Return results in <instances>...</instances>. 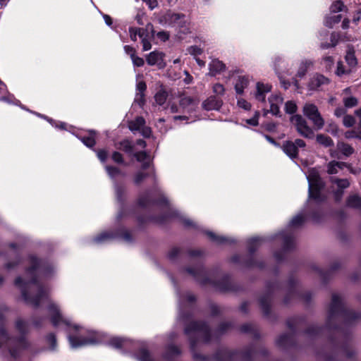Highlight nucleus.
<instances>
[{
    "mask_svg": "<svg viewBox=\"0 0 361 361\" xmlns=\"http://www.w3.org/2000/svg\"><path fill=\"white\" fill-rule=\"evenodd\" d=\"M307 178L309 183V197L317 202L324 201L326 197L320 191L324 184L319 172L316 169H312L309 171Z\"/></svg>",
    "mask_w": 361,
    "mask_h": 361,
    "instance_id": "obj_5",
    "label": "nucleus"
},
{
    "mask_svg": "<svg viewBox=\"0 0 361 361\" xmlns=\"http://www.w3.org/2000/svg\"><path fill=\"white\" fill-rule=\"evenodd\" d=\"M345 8V6L341 1H336L331 4L330 10L332 13H338L343 11Z\"/></svg>",
    "mask_w": 361,
    "mask_h": 361,
    "instance_id": "obj_47",
    "label": "nucleus"
},
{
    "mask_svg": "<svg viewBox=\"0 0 361 361\" xmlns=\"http://www.w3.org/2000/svg\"><path fill=\"white\" fill-rule=\"evenodd\" d=\"M338 149L342 152V154L346 157H349L353 154L355 152L353 147L348 143L343 142H339L337 143Z\"/></svg>",
    "mask_w": 361,
    "mask_h": 361,
    "instance_id": "obj_29",
    "label": "nucleus"
},
{
    "mask_svg": "<svg viewBox=\"0 0 361 361\" xmlns=\"http://www.w3.org/2000/svg\"><path fill=\"white\" fill-rule=\"evenodd\" d=\"M30 266L26 270V275L30 276V279L23 281L20 277H18L15 281V284L20 287L23 298L25 302L37 308L39 306L40 302L43 299L47 298L48 292L45 290L37 280V271H41L47 272L48 269H52L51 266H46L39 260L33 256L30 258Z\"/></svg>",
    "mask_w": 361,
    "mask_h": 361,
    "instance_id": "obj_1",
    "label": "nucleus"
},
{
    "mask_svg": "<svg viewBox=\"0 0 361 361\" xmlns=\"http://www.w3.org/2000/svg\"><path fill=\"white\" fill-rule=\"evenodd\" d=\"M345 106L351 108L357 104V99L354 97H350L343 99Z\"/></svg>",
    "mask_w": 361,
    "mask_h": 361,
    "instance_id": "obj_53",
    "label": "nucleus"
},
{
    "mask_svg": "<svg viewBox=\"0 0 361 361\" xmlns=\"http://www.w3.org/2000/svg\"><path fill=\"white\" fill-rule=\"evenodd\" d=\"M345 59L348 63V68L353 71V69H355L357 66V59L355 55V50L353 47L348 48Z\"/></svg>",
    "mask_w": 361,
    "mask_h": 361,
    "instance_id": "obj_22",
    "label": "nucleus"
},
{
    "mask_svg": "<svg viewBox=\"0 0 361 361\" xmlns=\"http://www.w3.org/2000/svg\"><path fill=\"white\" fill-rule=\"evenodd\" d=\"M133 65L136 67H142L145 64V61L142 58L136 56V54L131 58Z\"/></svg>",
    "mask_w": 361,
    "mask_h": 361,
    "instance_id": "obj_57",
    "label": "nucleus"
},
{
    "mask_svg": "<svg viewBox=\"0 0 361 361\" xmlns=\"http://www.w3.org/2000/svg\"><path fill=\"white\" fill-rule=\"evenodd\" d=\"M140 38L142 39V50L144 51L149 50L152 48V44L150 41L146 37V35H145L143 37Z\"/></svg>",
    "mask_w": 361,
    "mask_h": 361,
    "instance_id": "obj_59",
    "label": "nucleus"
},
{
    "mask_svg": "<svg viewBox=\"0 0 361 361\" xmlns=\"http://www.w3.org/2000/svg\"><path fill=\"white\" fill-rule=\"evenodd\" d=\"M137 359L140 361H153L149 351L144 348L140 350Z\"/></svg>",
    "mask_w": 361,
    "mask_h": 361,
    "instance_id": "obj_45",
    "label": "nucleus"
},
{
    "mask_svg": "<svg viewBox=\"0 0 361 361\" xmlns=\"http://www.w3.org/2000/svg\"><path fill=\"white\" fill-rule=\"evenodd\" d=\"M48 311L50 315V320L54 326L56 327L61 324L69 325L62 316L59 307L53 302H49L48 306Z\"/></svg>",
    "mask_w": 361,
    "mask_h": 361,
    "instance_id": "obj_11",
    "label": "nucleus"
},
{
    "mask_svg": "<svg viewBox=\"0 0 361 361\" xmlns=\"http://www.w3.org/2000/svg\"><path fill=\"white\" fill-rule=\"evenodd\" d=\"M185 16L183 13L168 11L161 16L160 23L174 27L176 26L178 22H180L181 18H185Z\"/></svg>",
    "mask_w": 361,
    "mask_h": 361,
    "instance_id": "obj_12",
    "label": "nucleus"
},
{
    "mask_svg": "<svg viewBox=\"0 0 361 361\" xmlns=\"http://www.w3.org/2000/svg\"><path fill=\"white\" fill-rule=\"evenodd\" d=\"M343 125L346 127H351L355 123V119L352 116H345L343 120Z\"/></svg>",
    "mask_w": 361,
    "mask_h": 361,
    "instance_id": "obj_58",
    "label": "nucleus"
},
{
    "mask_svg": "<svg viewBox=\"0 0 361 361\" xmlns=\"http://www.w3.org/2000/svg\"><path fill=\"white\" fill-rule=\"evenodd\" d=\"M249 84V78L245 75H239L235 84V90L237 94H242L244 89H245Z\"/></svg>",
    "mask_w": 361,
    "mask_h": 361,
    "instance_id": "obj_23",
    "label": "nucleus"
},
{
    "mask_svg": "<svg viewBox=\"0 0 361 361\" xmlns=\"http://www.w3.org/2000/svg\"><path fill=\"white\" fill-rule=\"evenodd\" d=\"M115 237V235L112 232H102L99 235H98L96 238H94V241L96 243H102L113 239Z\"/></svg>",
    "mask_w": 361,
    "mask_h": 361,
    "instance_id": "obj_33",
    "label": "nucleus"
},
{
    "mask_svg": "<svg viewBox=\"0 0 361 361\" xmlns=\"http://www.w3.org/2000/svg\"><path fill=\"white\" fill-rule=\"evenodd\" d=\"M316 140L319 144L326 147L334 145L333 140L329 136L324 134H318L316 137Z\"/></svg>",
    "mask_w": 361,
    "mask_h": 361,
    "instance_id": "obj_34",
    "label": "nucleus"
},
{
    "mask_svg": "<svg viewBox=\"0 0 361 361\" xmlns=\"http://www.w3.org/2000/svg\"><path fill=\"white\" fill-rule=\"evenodd\" d=\"M188 51L190 54L193 55L195 56L200 55L202 53V49L197 46H191L188 49Z\"/></svg>",
    "mask_w": 361,
    "mask_h": 361,
    "instance_id": "obj_60",
    "label": "nucleus"
},
{
    "mask_svg": "<svg viewBox=\"0 0 361 361\" xmlns=\"http://www.w3.org/2000/svg\"><path fill=\"white\" fill-rule=\"evenodd\" d=\"M352 70L349 68H345L343 63L342 61H338L337 63V67H336V74L339 76V77H341L343 76V75H349L352 73Z\"/></svg>",
    "mask_w": 361,
    "mask_h": 361,
    "instance_id": "obj_41",
    "label": "nucleus"
},
{
    "mask_svg": "<svg viewBox=\"0 0 361 361\" xmlns=\"http://www.w3.org/2000/svg\"><path fill=\"white\" fill-rule=\"evenodd\" d=\"M69 342L73 348H78L87 345H94L101 342V338L98 334L94 333L89 337L69 336Z\"/></svg>",
    "mask_w": 361,
    "mask_h": 361,
    "instance_id": "obj_8",
    "label": "nucleus"
},
{
    "mask_svg": "<svg viewBox=\"0 0 361 361\" xmlns=\"http://www.w3.org/2000/svg\"><path fill=\"white\" fill-rule=\"evenodd\" d=\"M213 92L216 96H222L225 93V88L223 85L220 83H215L212 87Z\"/></svg>",
    "mask_w": 361,
    "mask_h": 361,
    "instance_id": "obj_51",
    "label": "nucleus"
},
{
    "mask_svg": "<svg viewBox=\"0 0 361 361\" xmlns=\"http://www.w3.org/2000/svg\"><path fill=\"white\" fill-rule=\"evenodd\" d=\"M283 239V247L286 250L292 248L293 245V238L290 235H286L283 232L280 234Z\"/></svg>",
    "mask_w": 361,
    "mask_h": 361,
    "instance_id": "obj_44",
    "label": "nucleus"
},
{
    "mask_svg": "<svg viewBox=\"0 0 361 361\" xmlns=\"http://www.w3.org/2000/svg\"><path fill=\"white\" fill-rule=\"evenodd\" d=\"M236 356V353L227 349H221L216 354V360L217 361H234Z\"/></svg>",
    "mask_w": 361,
    "mask_h": 361,
    "instance_id": "obj_26",
    "label": "nucleus"
},
{
    "mask_svg": "<svg viewBox=\"0 0 361 361\" xmlns=\"http://www.w3.org/2000/svg\"><path fill=\"white\" fill-rule=\"evenodd\" d=\"M157 36L160 40L166 42L169 39L170 35L167 31H160L157 32Z\"/></svg>",
    "mask_w": 361,
    "mask_h": 361,
    "instance_id": "obj_64",
    "label": "nucleus"
},
{
    "mask_svg": "<svg viewBox=\"0 0 361 361\" xmlns=\"http://www.w3.org/2000/svg\"><path fill=\"white\" fill-rule=\"evenodd\" d=\"M290 122L301 136L309 139L314 137L313 130L308 126L307 121L301 115L292 116Z\"/></svg>",
    "mask_w": 361,
    "mask_h": 361,
    "instance_id": "obj_7",
    "label": "nucleus"
},
{
    "mask_svg": "<svg viewBox=\"0 0 361 361\" xmlns=\"http://www.w3.org/2000/svg\"><path fill=\"white\" fill-rule=\"evenodd\" d=\"M128 128L131 131H140L145 137L151 135V128L145 126V120L142 116H137L128 123Z\"/></svg>",
    "mask_w": 361,
    "mask_h": 361,
    "instance_id": "obj_10",
    "label": "nucleus"
},
{
    "mask_svg": "<svg viewBox=\"0 0 361 361\" xmlns=\"http://www.w3.org/2000/svg\"><path fill=\"white\" fill-rule=\"evenodd\" d=\"M303 114L312 121L317 129H322L324 126L322 118L317 106L312 103H306L302 108Z\"/></svg>",
    "mask_w": 361,
    "mask_h": 361,
    "instance_id": "obj_6",
    "label": "nucleus"
},
{
    "mask_svg": "<svg viewBox=\"0 0 361 361\" xmlns=\"http://www.w3.org/2000/svg\"><path fill=\"white\" fill-rule=\"evenodd\" d=\"M281 62H282V59L281 57L277 56L274 59V69L276 73L279 75L282 87H283L285 90H287L290 86V83L289 81L286 80L280 75L281 68L279 65Z\"/></svg>",
    "mask_w": 361,
    "mask_h": 361,
    "instance_id": "obj_25",
    "label": "nucleus"
},
{
    "mask_svg": "<svg viewBox=\"0 0 361 361\" xmlns=\"http://www.w3.org/2000/svg\"><path fill=\"white\" fill-rule=\"evenodd\" d=\"M259 353L265 355L267 352L265 350H262V352H259ZM258 354V352L254 351L253 350H249L243 353V357L245 360H250L252 357L257 356Z\"/></svg>",
    "mask_w": 361,
    "mask_h": 361,
    "instance_id": "obj_50",
    "label": "nucleus"
},
{
    "mask_svg": "<svg viewBox=\"0 0 361 361\" xmlns=\"http://www.w3.org/2000/svg\"><path fill=\"white\" fill-rule=\"evenodd\" d=\"M329 82L328 78L322 74L316 73L310 78L308 87L311 90H316L322 86L329 84Z\"/></svg>",
    "mask_w": 361,
    "mask_h": 361,
    "instance_id": "obj_13",
    "label": "nucleus"
},
{
    "mask_svg": "<svg viewBox=\"0 0 361 361\" xmlns=\"http://www.w3.org/2000/svg\"><path fill=\"white\" fill-rule=\"evenodd\" d=\"M271 91V85L261 82L257 83L255 98L260 102H265L266 94Z\"/></svg>",
    "mask_w": 361,
    "mask_h": 361,
    "instance_id": "obj_18",
    "label": "nucleus"
},
{
    "mask_svg": "<svg viewBox=\"0 0 361 361\" xmlns=\"http://www.w3.org/2000/svg\"><path fill=\"white\" fill-rule=\"evenodd\" d=\"M345 166H347V164L345 162L331 161L329 162L326 166V171L329 174L331 175L336 174L338 173L339 170L343 169Z\"/></svg>",
    "mask_w": 361,
    "mask_h": 361,
    "instance_id": "obj_24",
    "label": "nucleus"
},
{
    "mask_svg": "<svg viewBox=\"0 0 361 361\" xmlns=\"http://www.w3.org/2000/svg\"><path fill=\"white\" fill-rule=\"evenodd\" d=\"M360 317L361 314L360 313L347 310L343 307L340 295L337 294L332 295L328 317V324L329 326L331 325V322L337 318L342 319L346 324H352Z\"/></svg>",
    "mask_w": 361,
    "mask_h": 361,
    "instance_id": "obj_3",
    "label": "nucleus"
},
{
    "mask_svg": "<svg viewBox=\"0 0 361 361\" xmlns=\"http://www.w3.org/2000/svg\"><path fill=\"white\" fill-rule=\"evenodd\" d=\"M127 340L121 338H111L109 341V345L115 348H121L126 345Z\"/></svg>",
    "mask_w": 361,
    "mask_h": 361,
    "instance_id": "obj_38",
    "label": "nucleus"
},
{
    "mask_svg": "<svg viewBox=\"0 0 361 361\" xmlns=\"http://www.w3.org/2000/svg\"><path fill=\"white\" fill-rule=\"evenodd\" d=\"M164 56V54L162 52L152 51L146 57L147 63L149 66L157 65L161 67Z\"/></svg>",
    "mask_w": 361,
    "mask_h": 361,
    "instance_id": "obj_16",
    "label": "nucleus"
},
{
    "mask_svg": "<svg viewBox=\"0 0 361 361\" xmlns=\"http://www.w3.org/2000/svg\"><path fill=\"white\" fill-rule=\"evenodd\" d=\"M341 15H336L327 18L325 24L329 27H332L334 25L338 23L341 20Z\"/></svg>",
    "mask_w": 361,
    "mask_h": 361,
    "instance_id": "obj_46",
    "label": "nucleus"
},
{
    "mask_svg": "<svg viewBox=\"0 0 361 361\" xmlns=\"http://www.w3.org/2000/svg\"><path fill=\"white\" fill-rule=\"evenodd\" d=\"M185 333L190 340L192 348H194L196 343L199 341L207 343L211 340L209 327L203 322H191L185 329Z\"/></svg>",
    "mask_w": 361,
    "mask_h": 361,
    "instance_id": "obj_4",
    "label": "nucleus"
},
{
    "mask_svg": "<svg viewBox=\"0 0 361 361\" xmlns=\"http://www.w3.org/2000/svg\"><path fill=\"white\" fill-rule=\"evenodd\" d=\"M95 136L96 132L94 130H90L88 135L82 136L80 137V140L87 147L92 148L96 144Z\"/></svg>",
    "mask_w": 361,
    "mask_h": 361,
    "instance_id": "obj_27",
    "label": "nucleus"
},
{
    "mask_svg": "<svg viewBox=\"0 0 361 361\" xmlns=\"http://www.w3.org/2000/svg\"><path fill=\"white\" fill-rule=\"evenodd\" d=\"M298 109L296 104L293 101H288L285 104V111L287 114H293Z\"/></svg>",
    "mask_w": 361,
    "mask_h": 361,
    "instance_id": "obj_48",
    "label": "nucleus"
},
{
    "mask_svg": "<svg viewBox=\"0 0 361 361\" xmlns=\"http://www.w3.org/2000/svg\"><path fill=\"white\" fill-rule=\"evenodd\" d=\"M47 342L50 344L51 350H54L56 348V338L54 334H49L47 336Z\"/></svg>",
    "mask_w": 361,
    "mask_h": 361,
    "instance_id": "obj_56",
    "label": "nucleus"
},
{
    "mask_svg": "<svg viewBox=\"0 0 361 361\" xmlns=\"http://www.w3.org/2000/svg\"><path fill=\"white\" fill-rule=\"evenodd\" d=\"M331 182L336 184L340 189H345L349 187L350 183L348 179H340L337 178H332Z\"/></svg>",
    "mask_w": 361,
    "mask_h": 361,
    "instance_id": "obj_43",
    "label": "nucleus"
},
{
    "mask_svg": "<svg viewBox=\"0 0 361 361\" xmlns=\"http://www.w3.org/2000/svg\"><path fill=\"white\" fill-rule=\"evenodd\" d=\"M259 304L264 314L267 315L270 309L269 295L262 297L259 300Z\"/></svg>",
    "mask_w": 361,
    "mask_h": 361,
    "instance_id": "obj_39",
    "label": "nucleus"
},
{
    "mask_svg": "<svg viewBox=\"0 0 361 361\" xmlns=\"http://www.w3.org/2000/svg\"><path fill=\"white\" fill-rule=\"evenodd\" d=\"M313 66V61L310 59H303L300 61L296 73V77L303 78L307 71Z\"/></svg>",
    "mask_w": 361,
    "mask_h": 361,
    "instance_id": "obj_21",
    "label": "nucleus"
},
{
    "mask_svg": "<svg viewBox=\"0 0 361 361\" xmlns=\"http://www.w3.org/2000/svg\"><path fill=\"white\" fill-rule=\"evenodd\" d=\"M262 238H252L248 241V250L250 253H253L262 243Z\"/></svg>",
    "mask_w": 361,
    "mask_h": 361,
    "instance_id": "obj_35",
    "label": "nucleus"
},
{
    "mask_svg": "<svg viewBox=\"0 0 361 361\" xmlns=\"http://www.w3.org/2000/svg\"><path fill=\"white\" fill-rule=\"evenodd\" d=\"M118 149L123 150L126 153L130 154L133 150V145L128 140H123L116 144Z\"/></svg>",
    "mask_w": 361,
    "mask_h": 361,
    "instance_id": "obj_32",
    "label": "nucleus"
},
{
    "mask_svg": "<svg viewBox=\"0 0 361 361\" xmlns=\"http://www.w3.org/2000/svg\"><path fill=\"white\" fill-rule=\"evenodd\" d=\"M305 221V216L302 214H298L294 216L290 222L289 226L290 227H298L300 226Z\"/></svg>",
    "mask_w": 361,
    "mask_h": 361,
    "instance_id": "obj_42",
    "label": "nucleus"
},
{
    "mask_svg": "<svg viewBox=\"0 0 361 361\" xmlns=\"http://www.w3.org/2000/svg\"><path fill=\"white\" fill-rule=\"evenodd\" d=\"M223 104L221 99L216 96H211L202 103V107L207 111L219 110Z\"/></svg>",
    "mask_w": 361,
    "mask_h": 361,
    "instance_id": "obj_14",
    "label": "nucleus"
},
{
    "mask_svg": "<svg viewBox=\"0 0 361 361\" xmlns=\"http://www.w3.org/2000/svg\"><path fill=\"white\" fill-rule=\"evenodd\" d=\"M2 320V315L0 314V349H7L11 356L16 358L19 356L22 350L28 348L29 343L24 336H21L19 338L10 337L3 326ZM15 328L22 336L25 335L29 331L28 323L20 318L16 319Z\"/></svg>",
    "mask_w": 361,
    "mask_h": 361,
    "instance_id": "obj_2",
    "label": "nucleus"
},
{
    "mask_svg": "<svg viewBox=\"0 0 361 361\" xmlns=\"http://www.w3.org/2000/svg\"><path fill=\"white\" fill-rule=\"evenodd\" d=\"M293 338L292 334H282L277 339V345L280 347H286L293 343Z\"/></svg>",
    "mask_w": 361,
    "mask_h": 361,
    "instance_id": "obj_31",
    "label": "nucleus"
},
{
    "mask_svg": "<svg viewBox=\"0 0 361 361\" xmlns=\"http://www.w3.org/2000/svg\"><path fill=\"white\" fill-rule=\"evenodd\" d=\"M136 89L139 92L136 94V97H137L136 99L137 100H139L140 105H142L144 102H145V99H144L145 94H144V92H145V91L147 89L146 83L144 81H140L137 84V85H136Z\"/></svg>",
    "mask_w": 361,
    "mask_h": 361,
    "instance_id": "obj_28",
    "label": "nucleus"
},
{
    "mask_svg": "<svg viewBox=\"0 0 361 361\" xmlns=\"http://www.w3.org/2000/svg\"><path fill=\"white\" fill-rule=\"evenodd\" d=\"M168 93L166 90L161 89L154 96L155 102L159 105H162L166 101Z\"/></svg>",
    "mask_w": 361,
    "mask_h": 361,
    "instance_id": "obj_40",
    "label": "nucleus"
},
{
    "mask_svg": "<svg viewBox=\"0 0 361 361\" xmlns=\"http://www.w3.org/2000/svg\"><path fill=\"white\" fill-rule=\"evenodd\" d=\"M134 157L136 158L137 161L140 162L145 161L149 157V155L146 152L141 151L134 154Z\"/></svg>",
    "mask_w": 361,
    "mask_h": 361,
    "instance_id": "obj_54",
    "label": "nucleus"
},
{
    "mask_svg": "<svg viewBox=\"0 0 361 361\" xmlns=\"http://www.w3.org/2000/svg\"><path fill=\"white\" fill-rule=\"evenodd\" d=\"M347 205L350 207H361V197L357 195L350 196L347 200Z\"/></svg>",
    "mask_w": 361,
    "mask_h": 361,
    "instance_id": "obj_37",
    "label": "nucleus"
},
{
    "mask_svg": "<svg viewBox=\"0 0 361 361\" xmlns=\"http://www.w3.org/2000/svg\"><path fill=\"white\" fill-rule=\"evenodd\" d=\"M209 75L214 76L226 70V65L219 59H213L209 64Z\"/></svg>",
    "mask_w": 361,
    "mask_h": 361,
    "instance_id": "obj_17",
    "label": "nucleus"
},
{
    "mask_svg": "<svg viewBox=\"0 0 361 361\" xmlns=\"http://www.w3.org/2000/svg\"><path fill=\"white\" fill-rule=\"evenodd\" d=\"M178 28V35L180 38H182V35H187L190 32L189 27V23L185 18H181L180 22L176 25Z\"/></svg>",
    "mask_w": 361,
    "mask_h": 361,
    "instance_id": "obj_30",
    "label": "nucleus"
},
{
    "mask_svg": "<svg viewBox=\"0 0 361 361\" xmlns=\"http://www.w3.org/2000/svg\"><path fill=\"white\" fill-rule=\"evenodd\" d=\"M323 63L326 70H330L334 65V60L332 56H325L323 58Z\"/></svg>",
    "mask_w": 361,
    "mask_h": 361,
    "instance_id": "obj_55",
    "label": "nucleus"
},
{
    "mask_svg": "<svg viewBox=\"0 0 361 361\" xmlns=\"http://www.w3.org/2000/svg\"><path fill=\"white\" fill-rule=\"evenodd\" d=\"M198 100L191 97H183L180 100V106L183 109H188V111H195L198 104Z\"/></svg>",
    "mask_w": 361,
    "mask_h": 361,
    "instance_id": "obj_20",
    "label": "nucleus"
},
{
    "mask_svg": "<svg viewBox=\"0 0 361 361\" xmlns=\"http://www.w3.org/2000/svg\"><path fill=\"white\" fill-rule=\"evenodd\" d=\"M147 176V173L142 172L137 173L135 176V183L138 185L142 182V180Z\"/></svg>",
    "mask_w": 361,
    "mask_h": 361,
    "instance_id": "obj_62",
    "label": "nucleus"
},
{
    "mask_svg": "<svg viewBox=\"0 0 361 361\" xmlns=\"http://www.w3.org/2000/svg\"><path fill=\"white\" fill-rule=\"evenodd\" d=\"M105 169H106V171L108 173L109 176L111 178H115L116 176L121 175V174L123 175L121 173V171L117 167L106 166L105 167Z\"/></svg>",
    "mask_w": 361,
    "mask_h": 361,
    "instance_id": "obj_49",
    "label": "nucleus"
},
{
    "mask_svg": "<svg viewBox=\"0 0 361 361\" xmlns=\"http://www.w3.org/2000/svg\"><path fill=\"white\" fill-rule=\"evenodd\" d=\"M111 158H112L113 161L116 163H118V164L123 163V155L118 152H114L112 154Z\"/></svg>",
    "mask_w": 361,
    "mask_h": 361,
    "instance_id": "obj_61",
    "label": "nucleus"
},
{
    "mask_svg": "<svg viewBox=\"0 0 361 361\" xmlns=\"http://www.w3.org/2000/svg\"><path fill=\"white\" fill-rule=\"evenodd\" d=\"M345 137L347 139L357 138L361 140V132L357 129V130H350L345 133Z\"/></svg>",
    "mask_w": 361,
    "mask_h": 361,
    "instance_id": "obj_52",
    "label": "nucleus"
},
{
    "mask_svg": "<svg viewBox=\"0 0 361 361\" xmlns=\"http://www.w3.org/2000/svg\"><path fill=\"white\" fill-rule=\"evenodd\" d=\"M206 234L211 239V240L217 245L232 244L235 242V240L231 238L223 235H217L212 231H207Z\"/></svg>",
    "mask_w": 361,
    "mask_h": 361,
    "instance_id": "obj_19",
    "label": "nucleus"
},
{
    "mask_svg": "<svg viewBox=\"0 0 361 361\" xmlns=\"http://www.w3.org/2000/svg\"><path fill=\"white\" fill-rule=\"evenodd\" d=\"M238 105L239 107L244 109L245 110H249L250 109L251 107L250 104L244 99H239L238 100Z\"/></svg>",
    "mask_w": 361,
    "mask_h": 361,
    "instance_id": "obj_63",
    "label": "nucleus"
},
{
    "mask_svg": "<svg viewBox=\"0 0 361 361\" xmlns=\"http://www.w3.org/2000/svg\"><path fill=\"white\" fill-rule=\"evenodd\" d=\"M283 97L280 94H272L269 98L270 104L269 112L273 115L277 116L280 113L279 106L283 102Z\"/></svg>",
    "mask_w": 361,
    "mask_h": 361,
    "instance_id": "obj_15",
    "label": "nucleus"
},
{
    "mask_svg": "<svg viewBox=\"0 0 361 361\" xmlns=\"http://www.w3.org/2000/svg\"><path fill=\"white\" fill-rule=\"evenodd\" d=\"M129 33L131 40L135 42L137 40V35L140 37H143L145 30L140 27H130L129 28Z\"/></svg>",
    "mask_w": 361,
    "mask_h": 361,
    "instance_id": "obj_36",
    "label": "nucleus"
},
{
    "mask_svg": "<svg viewBox=\"0 0 361 361\" xmlns=\"http://www.w3.org/2000/svg\"><path fill=\"white\" fill-rule=\"evenodd\" d=\"M306 144L301 139H296L294 142L286 140L282 145V149L284 153L291 159L298 157V148H304Z\"/></svg>",
    "mask_w": 361,
    "mask_h": 361,
    "instance_id": "obj_9",
    "label": "nucleus"
}]
</instances>
